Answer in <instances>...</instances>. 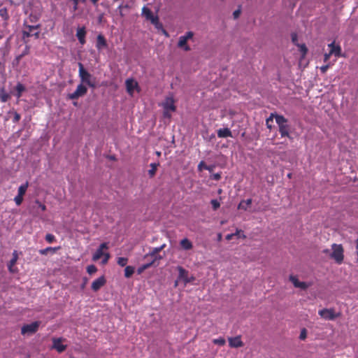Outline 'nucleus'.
Segmentation results:
<instances>
[{"instance_id":"obj_5","label":"nucleus","mask_w":358,"mask_h":358,"mask_svg":"<svg viewBox=\"0 0 358 358\" xmlns=\"http://www.w3.org/2000/svg\"><path fill=\"white\" fill-rule=\"evenodd\" d=\"M166 245L163 244L159 247L154 248L149 253L144 256V259L151 258L150 262H153V264L156 261L162 259V257L159 253L165 248Z\"/></svg>"},{"instance_id":"obj_43","label":"nucleus","mask_w":358,"mask_h":358,"mask_svg":"<svg viewBox=\"0 0 358 358\" xmlns=\"http://www.w3.org/2000/svg\"><path fill=\"white\" fill-rule=\"evenodd\" d=\"M210 203L214 210H217L220 206V202L216 199H213Z\"/></svg>"},{"instance_id":"obj_55","label":"nucleus","mask_w":358,"mask_h":358,"mask_svg":"<svg viewBox=\"0 0 358 358\" xmlns=\"http://www.w3.org/2000/svg\"><path fill=\"white\" fill-rule=\"evenodd\" d=\"M87 282V278H83V283L81 285V288L82 289H83L85 287Z\"/></svg>"},{"instance_id":"obj_58","label":"nucleus","mask_w":358,"mask_h":358,"mask_svg":"<svg viewBox=\"0 0 358 358\" xmlns=\"http://www.w3.org/2000/svg\"><path fill=\"white\" fill-rule=\"evenodd\" d=\"M355 244H356L357 255V259H358V238L355 241Z\"/></svg>"},{"instance_id":"obj_18","label":"nucleus","mask_w":358,"mask_h":358,"mask_svg":"<svg viewBox=\"0 0 358 358\" xmlns=\"http://www.w3.org/2000/svg\"><path fill=\"white\" fill-rule=\"evenodd\" d=\"M164 109L169 110L174 112L176 110L175 106V101L172 96L166 97L164 102L162 103Z\"/></svg>"},{"instance_id":"obj_46","label":"nucleus","mask_w":358,"mask_h":358,"mask_svg":"<svg viewBox=\"0 0 358 358\" xmlns=\"http://www.w3.org/2000/svg\"><path fill=\"white\" fill-rule=\"evenodd\" d=\"M20 118H21V115L18 113L15 112L14 113V117H13V122H17L20 121Z\"/></svg>"},{"instance_id":"obj_8","label":"nucleus","mask_w":358,"mask_h":358,"mask_svg":"<svg viewBox=\"0 0 358 358\" xmlns=\"http://www.w3.org/2000/svg\"><path fill=\"white\" fill-rule=\"evenodd\" d=\"M193 36H194V33L192 31H187L185 35L181 36L179 38V41L178 43V47L182 48L185 51L190 50V48L187 44V42L189 39L192 38Z\"/></svg>"},{"instance_id":"obj_61","label":"nucleus","mask_w":358,"mask_h":358,"mask_svg":"<svg viewBox=\"0 0 358 358\" xmlns=\"http://www.w3.org/2000/svg\"><path fill=\"white\" fill-rule=\"evenodd\" d=\"M287 177H288V178H291V177H292V173H288V174H287Z\"/></svg>"},{"instance_id":"obj_41","label":"nucleus","mask_w":358,"mask_h":358,"mask_svg":"<svg viewBox=\"0 0 358 358\" xmlns=\"http://www.w3.org/2000/svg\"><path fill=\"white\" fill-rule=\"evenodd\" d=\"M14 201L16 203L17 206H20L21 205V203H22V201H23V196L22 195H17L15 198H14Z\"/></svg>"},{"instance_id":"obj_24","label":"nucleus","mask_w":358,"mask_h":358,"mask_svg":"<svg viewBox=\"0 0 358 358\" xmlns=\"http://www.w3.org/2000/svg\"><path fill=\"white\" fill-rule=\"evenodd\" d=\"M26 90V88L24 85L20 83H17L15 87V93L14 95L17 98H20L22 96V93Z\"/></svg>"},{"instance_id":"obj_14","label":"nucleus","mask_w":358,"mask_h":358,"mask_svg":"<svg viewBox=\"0 0 358 358\" xmlns=\"http://www.w3.org/2000/svg\"><path fill=\"white\" fill-rule=\"evenodd\" d=\"M106 283V280L105 277L102 275L92 282L91 286L92 289L94 292H98Z\"/></svg>"},{"instance_id":"obj_26","label":"nucleus","mask_w":358,"mask_h":358,"mask_svg":"<svg viewBox=\"0 0 358 358\" xmlns=\"http://www.w3.org/2000/svg\"><path fill=\"white\" fill-rule=\"evenodd\" d=\"M180 245L185 250H189L193 248L192 243L187 238H185L180 241Z\"/></svg>"},{"instance_id":"obj_11","label":"nucleus","mask_w":358,"mask_h":358,"mask_svg":"<svg viewBox=\"0 0 358 358\" xmlns=\"http://www.w3.org/2000/svg\"><path fill=\"white\" fill-rule=\"evenodd\" d=\"M142 14L146 18V20H150L152 24L155 25L158 24V17L155 16L150 8L144 6L142 9Z\"/></svg>"},{"instance_id":"obj_64","label":"nucleus","mask_w":358,"mask_h":358,"mask_svg":"<svg viewBox=\"0 0 358 358\" xmlns=\"http://www.w3.org/2000/svg\"><path fill=\"white\" fill-rule=\"evenodd\" d=\"M357 260H358V259H357Z\"/></svg>"},{"instance_id":"obj_22","label":"nucleus","mask_w":358,"mask_h":358,"mask_svg":"<svg viewBox=\"0 0 358 358\" xmlns=\"http://www.w3.org/2000/svg\"><path fill=\"white\" fill-rule=\"evenodd\" d=\"M125 84L127 92L130 94H132L134 89L138 87L137 82L134 81L133 79H127L125 82Z\"/></svg>"},{"instance_id":"obj_60","label":"nucleus","mask_w":358,"mask_h":358,"mask_svg":"<svg viewBox=\"0 0 358 358\" xmlns=\"http://www.w3.org/2000/svg\"><path fill=\"white\" fill-rule=\"evenodd\" d=\"M86 2V0H80V3H85Z\"/></svg>"},{"instance_id":"obj_19","label":"nucleus","mask_w":358,"mask_h":358,"mask_svg":"<svg viewBox=\"0 0 358 358\" xmlns=\"http://www.w3.org/2000/svg\"><path fill=\"white\" fill-rule=\"evenodd\" d=\"M87 31L85 27H78L76 31V36L80 44L84 45L86 42L85 36Z\"/></svg>"},{"instance_id":"obj_30","label":"nucleus","mask_w":358,"mask_h":358,"mask_svg":"<svg viewBox=\"0 0 358 358\" xmlns=\"http://www.w3.org/2000/svg\"><path fill=\"white\" fill-rule=\"evenodd\" d=\"M60 248L59 247H57V248H52V247H48L45 249H41L39 250V253L42 255H46L48 254V252H55L57 250H59Z\"/></svg>"},{"instance_id":"obj_54","label":"nucleus","mask_w":358,"mask_h":358,"mask_svg":"<svg viewBox=\"0 0 358 358\" xmlns=\"http://www.w3.org/2000/svg\"><path fill=\"white\" fill-rule=\"evenodd\" d=\"M236 236L238 238H243V239L246 238V236L244 234L243 231L240 234H238V235Z\"/></svg>"},{"instance_id":"obj_6","label":"nucleus","mask_w":358,"mask_h":358,"mask_svg":"<svg viewBox=\"0 0 358 358\" xmlns=\"http://www.w3.org/2000/svg\"><path fill=\"white\" fill-rule=\"evenodd\" d=\"M87 92V88L83 83H80L77 86L74 92L69 94L68 97L69 99L76 100L85 95Z\"/></svg>"},{"instance_id":"obj_38","label":"nucleus","mask_w":358,"mask_h":358,"mask_svg":"<svg viewBox=\"0 0 358 358\" xmlns=\"http://www.w3.org/2000/svg\"><path fill=\"white\" fill-rule=\"evenodd\" d=\"M29 48L28 46H27L26 47V52H22V54H20L16 57L15 61L17 63H19L20 59L29 53Z\"/></svg>"},{"instance_id":"obj_48","label":"nucleus","mask_w":358,"mask_h":358,"mask_svg":"<svg viewBox=\"0 0 358 358\" xmlns=\"http://www.w3.org/2000/svg\"><path fill=\"white\" fill-rule=\"evenodd\" d=\"M211 178L215 180H219L221 178V173H214L211 176Z\"/></svg>"},{"instance_id":"obj_12","label":"nucleus","mask_w":358,"mask_h":358,"mask_svg":"<svg viewBox=\"0 0 358 358\" xmlns=\"http://www.w3.org/2000/svg\"><path fill=\"white\" fill-rule=\"evenodd\" d=\"M177 270L178 271V279L182 280L185 285L194 280L193 277L190 278L188 277L189 272L183 267L178 266Z\"/></svg>"},{"instance_id":"obj_63","label":"nucleus","mask_w":358,"mask_h":358,"mask_svg":"<svg viewBox=\"0 0 358 358\" xmlns=\"http://www.w3.org/2000/svg\"><path fill=\"white\" fill-rule=\"evenodd\" d=\"M177 285H178V282L176 281V282H175V287H176Z\"/></svg>"},{"instance_id":"obj_33","label":"nucleus","mask_w":358,"mask_h":358,"mask_svg":"<svg viewBox=\"0 0 358 358\" xmlns=\"http://www.w3.org/2000/svg\"><path fill=\"white\" fill-rule=\"evenodd\" d=\"M152 265H153V262H150L149 263L142 265L141 267H139L138 268V273L139 274L141 273L144 270L150 268Z\"/></svg>"},{"instance_id":"obj_15","label":"nucleus","mask_w":358,"mask_h":358,"mask_svg":"<svg viewBox=\"0 0 358 358\" xmlns=\"http://www.w3.org/2000/svg\"><path fill=\"white\" fill-rule=\"evenodd\" d=\"M96 48L99 51L108 48L106 39L101 34H99L96 37Z\"/></svg>"},{"instance_id":"obj_62","label":"nucleus","mask_w":358,"mask_h":358,"mask_svg":"<svg viewBox=\"0 0 358 358\" xmlns=\"http://www.w3.org/2000/svg\"><path fill=\"white\" fill-rule=\"evenodd\" d=\"M328 252H329V250H327V249L324 250V253H327Z\"/></svg>"},{"instance_id":"obj_17","label":"nucleus","mask_w":358,"mask_h":358,"mask_svg":"<svg viewBox=\"0 0 358 358\" xmlns=\"http://www.w3.org/2000/svg\"><path fill=\"white\" fill-rule=\"evenodd\" d=\"M229 345L231 348H241L243 346V342L241 340V336H237L235 337H229L228 338Z\"/></svg>"},{"instance_id":"obj_23","label":"nucleus","mask_w":358,"mask_h":358,"mask_svg":"<svg viewBox=\"0 0 358 358\" xmlns=\"http://www.w3.org/2000/svg\"><path fill=\"white\" fill-rule=\"evenodd\" d=\"M217 136L219 138L232 137V133L228 128L220 129L217 130Z\"/></svg>"},{"instance_id":"obj_39","label":"nucleus","mask_w":358,"mask_h":358,"mask_svg":"<svg viewBox=\"0 0 358 358\" xmlns=\"http://www.w3.org/2000/svg\"><path fill=\"white\" fill-rule=\"evenodd\" d=\"M45 238V241L49 243H51L55 241V237L52 234H47Z\"/></svg>"},{"instance_id":"obj_47","label":"nucleus","mask_w":358,"mask_h":358,"mask_svg":"<svg viewBox=\"0 0 358 358\" xmlns=\"http://www.w3.org/2000/svg\"><path fill=\"white\" fill-rule=\"evenodd\" d=\"M103 256H104V258L102 260V264H106L110 258V254L106 252V253H104Z\"/></svg>"},{"instance_id":"obj_32","label":"nucleus","mask_w":358,"mask_h":358,"mask_svg":"<svg viewBox=\"0 0 358 358\" xmlns=\"http://www.w3.org/2000/svg\"><path fill=\"white\" fill-rule=\"evenodd\" d=\"M275 115L276 114L271 113L270 115V116L266 120V125L267 128L269 129H271V128H272L271 123L273 122V117H275Z\"/></svg>"},{"instance_id":"obj_2","label":"nucleus","mask_w":358,"mask_h":358,"mask_svg":"<svg viewBox=\"0 0 358 358\" xmlns=\"http://www.w3.org/2000/svg\"><path fill=\"white\" fill-rule=\"evenodd\" d=\"M275 122L279 127V132L282 137H289V126L287 120L282 115H275Z\"/></svg>"},{"instance_id":"obj_29","label":"nucleus","mask_w":358,"mask_h":358,"mask_svg":"<svg viewBox=\"0 0 358 358\" xmlns=\"http://www.w3.org/2000/svg\"><path fill=\"white\" fill-rule=\"evenodd\" d=\"M135 268L131 266H127L124 269V276L126 278H130L134 273Z\"/></svg>"},{"instance_id":"obj_40","label":"nucleus","mask_w":358,"mask_h":358,"mask_svg":"<svg viewBox=\"0 0 358 358\" xmlns=\"http://www.w3.org/2000/svg\"><path fill=\"white\" fill-rule=\"evenodd\" d=\"M241 232H242V230L241 229H236V232L234 233V234H227L226 236V239L227 241H230L233 238L234 236H237L238 234H240Z\"/></svg>"},{"instance_id":"obj_36","label":"nucleus","mask_w":358,"mask_h":358,"mask_svg":"<svg viewBox=\"0 0 358 358\" xmlns=\"http://www.w3.org/2000/svg\"><path fill=\"white\" fill-rule=\"evenodd\" d=\"M128 262V259L126 257H118L117 260V263L120 266H124L127 265Z\"/></svg>"},{"instance_id":"obj_4","label":"nucleus","mask_w":358,"mask_h":358,"mask_svg":"<svg viewBox=\"0 0 358 358\" xmlns=\"http://www.w3.org/2000/svg\"><path fill=\"white\" fill-rule=\"evenodd\" d=\"M39 28V24L35 26L24 24V28L22 30L23 40L25 41L27 38L31 36H34L35 38H38L40 35V31H38Z\"/></svg>"},{"instance_id":"obj_56","label":"nucleus","mask_w":358,"mask_h":358,"mask_svg":"<svg viewBox=\"0 0 358 358\" xmlns=\"http://www.w3.org/2000/svg\"><path fill=\"white\" fill-rule=\"evenodd\" d=\"M205 169L211 172L213 169V166L206 165L205 166Z\"/></svg>"},{"instance_id":"obj_16","label":"nucleus","mask_w":358,"mask_h":358,"mask_svg":"<svg viewBox=\"0 0 358 358\" xmlns=\"http://www.w3.org/2000/svg\"><path fill=\"white\" fill-rule=\"evenodd\" d=\"M108 248V245L107 243H101L99 248L96 250L95 253L92 256V260L96 262L99 260L102 256H103L104 253L103 252V250H107Z\"/></svg>"},{"instance_id":"obj_20","label":"nucleus","mask_w":358,"mask_h":358,"mask_svg":"<svg viewBox=\"0 0 358 358\" xmlns=\"http://www.w3.org/2000/svg\"><path fill=\"white\" fill-rule=\"evenodd\" d=\"M62 339L61 338L52 339V342H53L52 347H53V348L57 350V351L59 353L64 352L66 348V345H63L62 343Z\"/></svg>"},{"instance_id":"obj_25","label":"nucleus","mask_w":358,"mask_h":358,"mask_svg":"<svg viewBox=\"0 0 358 358\" xmlns=\"http://www.w3.org/2000/svg\"><path fill=\"white\" fill-rule=\"evenodd\" d=\"M252 202V199H248L247 200H242L238 205V209L247 210L248 208L251 206Z\"/></svg>"},{"instance_id":"obj_35","label":"nucleus","mask_w":358,"mask_h":358,"mask_svg":"<svg viewBox=\"0 0 358 358\" xmlns=\"http://www.w3.org/2000/svg\"><path fill=\"white\" fill-rule=\"evenodd\" d=\"M299 51L301 52L302 57H304L308 52V48L304 43L299 44L298 45Z\"/></svg>"},{"instance_id":"obj_59","label":"nucleus","mask_w":358,"mask_h":358,"mask_svg":"<svg viewBox=\"0 0 358 358\" xmlns=\"http://www.w3.org/2000/svg\"><path fill=\"white\" fill-rule=\"evenodd\" d=\"M94 5H96L99 0H90Z\"/></svg>"},{"instance_id":"obj_42","label":"nucleus","mask_w":358,"mask_h":358,"mask_svg":"<svg viewBox=\"0 0 358 358\" xmlns=\"http://www.w3.org/2000/svg\"><path fill=\"white\" fill-rule=\"evenodd\" d=\"M0 15L4 19L7 20L8 18V14L6 8L0 9Z\"/></svg>"},{"instance_id":"obj_57","label":"nucleus","mask_w":358,"mask_h":358,"mask_svg":"<svg viewBox=\"0 0 358 358\" xmlns=\"http://www.w3.org/2000/svg\"><path fill=\"white\" fill-rule=\"evenodd\" d=\"M39 207L43 211H45L46 210V206L41 203H39Z\"/></svg>"},{"instance_id":"obj_44","label":"nucleus","mask_w":358,"mask_h":358,"mask_svg":"<svg viewBox=\"0 0 358 358\" xmlns=\"http://www.w3.org/2000/svg\"><path fill=\"white\" fill-rule=\"evenodd\" d=\"M292 41L296 46L299 45V43H298V36H297V34L296 33H292Z\"/></svg>"},{"instance_id":"obj_50","label":"nucleus","mask_w":358,"mask_h":358,"mask_svg":"<svg viewBox=\"0 0 358 358\" xmlns=\"http://www.w3.org/2000/svg\"><path fill=\"white\" fill-rule=\"evenodd\" d=\"M205 166H206V164H205L204 162L201 161L199 165H198V169L199 171H201L203 169H205Z\"/></svg>"},{"instance_id":"obj_31","label":"nucleus","mask_w":358,"mask_h":358,"mask_svg":"<svg viewBox=\"0 0 358 358\" xmlns=\"http://www.w3.org/2000/svg\"><path fill=\"white\" fill-rule=\"evenodd\" d=\"M150 166H151V169H150L148 171V174H149L150 178H152L155 175V173H156L158 164L152 163V164H150Z\"/></svg>"},{"instance_id":"obj_9","label":"nucleus","mask_w":358,"mask_h":358,"mask_svg":"<svg viewBox=\"0 0 358 358\" xmlns=\"http://www.w3.org/2000/svg\"><path fill=\"white\" fill-rule=\"evenodd\" d=\"M328 48L330 54L334 55L335 57L339 58L341 57H345V55L342 54V49L341 45L338 43H336L335 41L329 43L328 45Z\"/></svg>"},{"instance_id":"obj_21","label":"nucleus","mask_w":358,"mask_h":358,"mask_svg":"<svg viewBox=\"0 0 358 358\" xmlns=\"http://www.w3.org/2000/svg\"><path fill=\"white\" fill-rule=\"evenodd\" d=\"M289 280L293 283L295 287L301 288L302 289H306L308 287V285L304 282L299 281L298 278L291 275L289 276Z\"/></svg>"},{"instance_id":"obj_1","label":"nucleus","mask_w":358,"mask_h":358,"mask_svg":"<svg viewBox=\"0 0 358 358\" xmlns=\"http://www.w3.org/2000/svg\"><path fill=\"white\" fill-rule=\"evenodd\" d=\"M78 75L82 83H85L92 88L96 87L95 78L84 68L82 63H78Z\"/></svg>"},{"instance_id":"obj_7","label":"nucleus","mask_w":358,"mask_h":358,"mask_svg":"<svg viewBox=\"0 0 358 358\" xmlns=\"http://www.w3.org/2000/svg\"><path fill=\"white\" fill-rule=\"evenodd\" d=\"M41 322L38 321L34 322L31 324L24 325L21 329V334H33L36 333L40 326Z\"/></svg>"},{"instance_id":"obj_3","label":"nucleus","mask_w":358,"mask_h":358,"mask_svg":"<svg viewBox=\"0 0 358 358\" xmlns=\"http://www.w3.org/2000/svg\"><path fill=\"white\" fill-rule=\"evenodd\" d=\"M331 248L333 252L331 253L330 257L334 259L337 264H341L344 259V250L342 245L334 243Z\"/></svg>"},{"instance_id":"obj_34","label":"nucleus","mask_w":358,"mask_h":358,"mask_svg":"<svg viewBox=\"0 0 358 358\" xmlns=\"http://www.w3.org/2000/svg\"><path fill=\"white\" fill-rule=\"evenodd\" d=\"M213 343L215 345L222 346L225 345L226 341L224 338L220 337L218 338L213 339Z\"/></svg>"},{"instance_id":"obj_51","label":"nucleus","mask_w":358,"mask_h":358,"mask_svg":"<svg viewBox=\"0 0 358 358\" xmlns=\"http://www.w3.org/2000/svg\"><path fill=\"white\" fill-rule=\"evenodd\" d=\"M169 110L164 109V117L170 118L171 115Z\"/></svg>"},{"instance_id":"obj_52","label":"nucleus","mask_w":358,"mask_h":358,"mask_svg":"<svg viewBox=\"0 0 358 358\" xmlns=\"http://www.w3.org/2000/svg\"><path fill=\"white\" fill-rule=\"evenodd\" d=\"M240 14H241V10L240 9H238V10H235L233 13L234 17L235 19L238 18L240 16Z\"/></svg>"},{"instance_id":"obj_37","label":"nucleus","mask_w":358,"mask_h":358,"mask_svg":"<svg viewBox=\"0 0 358 358\" xmlns=\"http://www.w3.org/2000/svg\"><path fill=\"white\" fill-rule=\"evenodd\" d=\"M97 271V268L96 267L92 264V265H90L87 267V272L90 274V275H92L94 273H95Z\"/></svg>"},{"instance_id":"obj_27","label":"nucleus","mask_w":358,"mask_h":358,"mask_svg":"<svg viewBox=\"0 0 358 358\" xmlns=\"http://www.w3.org/2000/svg\"><path fill=\"white\" fill-rule=\"evenodd\" d=\"M9 94L5 91L4 87L0 89V99L3 103L6 102L9 99Z\"/></svg>"},{"instance_id":"obj_53","label":"nucleus","mask_w":358,"mask_h":358,"mask_svg":"<svg viewBox=\"0 0 358 358\" xmlns=\"http://www.w3.org/2000/svg\"><path fill=\"white\" fill-rule=\"evenodd\" d=\"M329 69V65H325V66H322L321 68H320V70L322 73H324L327 71V70Z\"/></svg>"},{"instance_id":"obj_13","label":"nucleus","mask_w":358,"mask_h":358,"mask_svg":"<svg viewBox=\"0 0 358 358\" xmlns=\"http://www.w3.org/2000/svg\"><path fill=\"white\" fill-rule=\"evenodd\" d=\"M18 259V254L16 250H14L13 252V257L12 259L10 260V262L8 264V271L12 273H15L17 272V268L15 267V265Z\"/></svg>"},{"instance_id":"obj_45","label":"nucleus","mask_w":358,"mask_h":358,"mask_svg":"<svg viewBox=\"0 0 358 358\" xmlns=\"http://www.w3.org/2000/svg\"><path fill=\"white\" fill-rule=\"evenodd\" d=\"M306 336H307L306 329H303L301 331V333H300V335H299V338L301 340H305L306 338Z\"/></svg>"},{"instance_id":"obj_28","label":"nucleus","mask_w":358,"mask_h":358,"mask_svg":"<svg viewBox=\"0 0 358 358\" xmlns=\"http://www.w3.org/2000/svg\"><path fill=\"white\" fill-rule=\"evenodd\" d=\"M29 187V182H26L24 184H22L21 185L19 188H18V192H17V194L18 195H22L24 196V195L25 194L26 192H27V189Z\"/></svg>"},{"instance_id":"obj_49","label":"nucleus","mask_w":358,"mask_h":358,"mask_svg":"<svg viewBox=\"0 0 358 358\" xmlns=\"http://www.w3.org/2000/svg\"><path fill=\"white\" fill-rule=\"evenodd\" d=\"M331 56H332V55L330 54L329 52L327 53H325L324 55V62H327L329 61V59H330Z\"/></svg>"},{"instance_id":"obj_10","label":"nucleus","mask_w":358,"mask_h":358,"mask_svg":"<svg viewBox=\"0 0 358 358\" xmlns=\"http://www.w3.org/2000/svg\"><path fill=\"white\" fill-rule=\"evenodd\" d=\"M318 314L321 316V317L327 320H334L339 316V314H336L334 310L332 308H324L320 310Z\"/></svg>"}]
</instances>
